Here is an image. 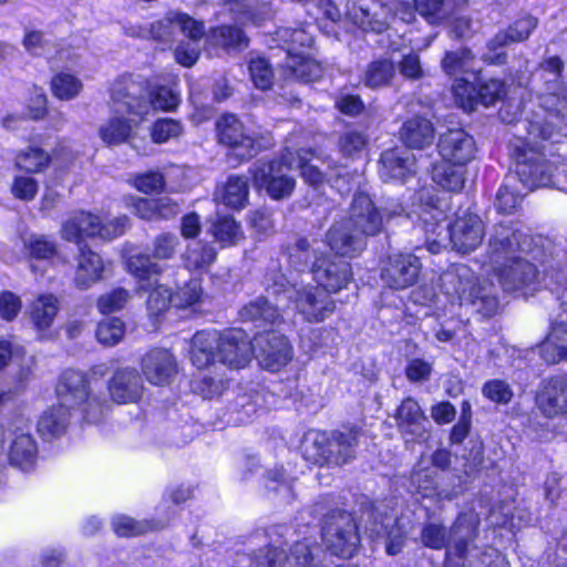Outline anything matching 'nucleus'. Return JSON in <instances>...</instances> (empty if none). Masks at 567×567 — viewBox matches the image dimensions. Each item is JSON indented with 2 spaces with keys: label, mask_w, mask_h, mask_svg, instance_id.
<instances>
[{
  "label": "nucleus",
  "mask_w": 567,
  "mask_h": 567,
  "mask_svg": "<svg viewBox=\"0 0 567 567\" xmlns=\"http://www.w3.org/2000/svg\"><path fill=\"white\" fill-rule=\"evenodd\" d=\"M529 248L528 235L512 224H496L489 233L483 267L497 277L505 290L527 287L538 277L535 265L523 256Z\"/></svg>",
  "instance_id": "1"
},
{
  "label": "nucleus",
  "mask_w": 567,
  "mask_h": 567,
  "mask_svg": "<svg viewBox=\"0 0 567 567\" xmlns=\"http://www.w3.org/2000/svg\"><path fill=\"white\" fill-rule=\"evenodd\" d=\"M480 517L473 512L462 513L447 533L440 522L424 523L420 542L424 547L440 550L445 548L446 567H464L472 550L476 549Z\"/></svg>",
  "instance_id": "2"
},
{
  "label": "nucleus",
  "mask_w": 567,
  "mask_h": 567,
  "mask_svg": "<svg viewBox=\"0 0 567 567\" xmlns=\"http://www.w3.org/2000/svg\"><path fill=\"white\" fill-rule=\"evenodd\" d=\"M266 291L269 296L290 300L296 311L309 323L323 322L336 311V301L319 286H305L297 289L280 271L266 275Z\"/></svg>",
  "instance_id": "3"
},
{
  "label": "nucleus",
  "mask_w": 567,
  "mask_h": 567,
  "mask_svg": "<svg viewBox=\"0 0 567 567\" xmlns=\"http://www.w3.org/2000/svg\"><path fill=\"white\" fill-rule=\"evenodd\" d=\"M360 436L361 430L355 426L333 431L329 437L317 433L306 437L302 453L313 464L341 466L355 457Z\"/></svg>",
  "instance_id": "4"
},
{
  "label": "nucleus",
  "mask_w": 567,
  "mask_h": 567,
  "mask_svg": "<svg viewBox=\"0 0 567 567\" xmlns=\"http://www.w3.org/2000/svg\"><path fill=\"white\" fill-rule=\"evenodd\" d=\"M56 394L61 405L71 411L79 409L83 417L91 423L102 420L110 409L106 400L90 393L87 379L80 371L63 372L56 385Z\"/></svg>",
  "instance_id": "5"
},
{
  "label": "nucleus",
  "mask_w": 567,
  "mask_h": 567,
  "mask_svg": "<svg viewBox=\"0 0 567 567\" xmlns=\"http://www.w3.org/2000/svg\"><path fill=\"white\" fill-rule=\"evenodd\" d=\"M442 281L447 295L456 296L461 305L471 307L483 318L493 317L497 312L499 302L492 288L476 285L466 267L461 266L455 271L444 274Z\"/></svg>",
  "instance_id": "6"
},
{
  "label": "nucleus",
  "mask_w": 567,
  "mask_h": 567,
  "mask_svg": "<svg viewBox=\"0 0 567 567\" xmlns=\"http://www.w3.org/2000/svg\"><path fill=\"white\" fill-rule=\"evenodd\" d=\"M405 214L399 202L391 200L378 208L368 194L358 193L353 196L348 217L352 228L363 237L378 236L385 228V223Z\"/></svg>",
  "instance_id": "7"
},
{
  "label": "nucleus",
  "mask_w": 567,
  "mask_h": 567,
  "mask_svg": "<svg viewBox=\"0 0 567 567\" xmlns=\"http://www.w3.org/2000/svg\"><path fill=\"white\" fill-rule=\"evenodd\" d=\"M290 156L289 153L279 159L259 162L250 167L249 173L255 187L265 189L276 200L289 197L296 187V181L289 174L292 168Z\"/></svg>",
  "instance_id": "8"
},
{
  "label": "nucleus",
  "mask_w": 567,
  "mask_h": 567,
  "mask_svg": "<svg viewBox=\"0 0 567 567\" xmlns=\"http://www.w3.org/2000/svg\"><path fill=\"white\" fill-rule=\"evenodd\" d=\"M179 240L176 235L163 233L156 236L152 243V255L138 254L127 259L128 271L140 281V288L146 289L152 286V277L163 272V267L154 261L173 258Z\"/></svg>",
  "instance_id": "9"
},
{
  "label": "nucleus",
  "mask_w": 567,
  "mask_h": 567,
  "mask_svg": "<svg viewBox=\"0 0 567 567\" xmlns=\"http://www.w3.org/2000/svg\"><path fill=\"white\" fill-rule=\"evenodd\" d=\"M322 538L331 554L343 558L352 557L360 544L353 516L344 511L330 514L322 527Z\"/></svg>",
  "instance_id": "10"
},
{
  "label": "nucleus",
  "mask_w": 567,
  "mask_h": 567,
  "mask_svg": "<svg viewBox=\"0 0 567 567\" xmlns=\"http://www.w3.org/2000/svg\"><path fill=\"white\" fill-rule=\"evenodd\" d=\"M148 91L132 76H122L111 87V101L116 113H127L142 122L151 112Z\"/></svg>",
  "instance_id": "11"
},
{
  "label": "nucleus",
  "mask_w": 567,
  "mask_h": 567,
  "mask_svg": "<svg viewBox=\"0 0 567 567\" xmlns=\"http://www.w3.org/2000/svg\"><path fill=\"white\" fill-rule=\"evenodd\" d=\"M216 130L219 143L229 147L240 159H249L258 154L257 141L234 114H225L218 118Z\"/></svg>",
  "instance_id": "12"
},
{
  "label": "nucleus",
  "mask_w": 567,
  "mask_h": 567,
  "mask_svg": "<svg viewBox=\"0 0 567 567\" xmlns=\"http://www.w3.org/2000/svg\"><path fill=\"white\" fill-rule=\"evenodd\" d=\"M421 269V260L415 255L392 254L382 267L381 280L390 289L404 290L416 284Z\"/></svg>",
  "instance_id": "13"
},
{
  "label": "nucleus",
  "mask_w": 567,
  "mask_h": 567,
  "mask_svg": "<svg viewBox=\"0 0 567 567\" xmlns=\"http://www.w3.org/2000/svg\"><path fill=\"white\" fill-rule=\"evenodd\" d=\"M346 14L363 31L381 33L388 28L390 9L377 0H349Z\"/></svg>",
  "instance_id": "14"
},
{
  "label": "nucleus",
  "mask_w": 567,
  "mask_h": 567,
  "mask_svg": "<svg viewBox=\"0 0 567 567\" xmlns=\"http://www.w3.org/2000/svg\"><path fill=\"white\" fill-rule=\"evenodd\" d=\"M310 270L317 286L330 295L346 288L352 278L351 266L348 261L329 256L316 257Z\"/></svg>",
  "instance_id": "15"
},
{
  "label": "nucleus",
  "mask_w": 567,
  "mask_h": 567,
  "mask_svg": "<svg viewBox=\"0 0 567 567\" xmlns=\"http://www.w3.org/2000/svg\"><path fill=\"white\" fill-rule=\"evenodd\" d=\"M254 559L258 567H313V551L307 542L296 543L289 555L277 547L260 548L254 553Z\"/></svg>",
  "instance_id": "16"
},
{
  "label": "nucleus",
  "mask_w": 567,
  "mask_h": 567,
  "mask_svg": "<svg viewBox=\"0 0 567 567\" xmlns=\"http://www.w3.org/2000/svg\"><path fill=\"white\" fill-rule=\"evenodd\" d=\"M536 27L537 19L532 16H524L517 19L509 24L506 30L498 31L494 38L489 40L487 44L489 53L484 55V60L489 64L505 63L506 53L497 51L511 43L527 40Z\"/></svg>",
  "instance_id": "17"
},
{
  "label": "nucleus",
  "mask_w": 567,
  "mask_h": 567,
  "mask_svg": "<svg viewBox=\"0 0 567 567\" xmlns=\"http://www.w3.org/2000/svg\"><path fill=\"white\" fill-rule=\"evenodd\" d=\"M217 361L233 369L244 368L251 359L254 347L248 336L239 329L220 332Z\"/></svg>",
  "instance_id": "18"
},
{
  "label": "nucleus",
  "mask_w": 567,
  "mask_h": 567,
  "mask_svg": "<svg viewBox=\"0 0 567 567\" xmlns=\"http://www.w3.org/2000/svg\"><path fill=\"white\" fill-rule=\"evenodd\" d=\"M437 150L442 159L466 166L475 157L476 143L462 128L449 130L439 137Z\"/></svg>",
  "instance_id": "19"
},
{
  "label": "nucleus",
  "mask_w": 567,
  "mask_h": 567,
  "mask_svg": "<svg viewBox=\"0 0 567 567\" xmlns=\"http://www.w3.org/2000/svg\"><path fill=\"white\" fill-rule=\"evenodd\" d=\"M515 177L530 190L553 184L550 166L537 151H522L518 154Z\"/></svg>",
  "instance_id": "20"
},
{
  "label": "nucleus",
  "mask_w": 567,
  "mask_h": 567,
  "mask_svg": "<svg viewBox=\"0 0 567 567\" xmlns=\"http://www.w3.org/2000/svg\"><path fill=\"white\" fill-rule=\"evenodd\" d=\"M447 231L453 248L458 252L468 254L482 244L484 225L478 216L468 214L456 218Z\"/></svg>",
  "instance_id": "21"
},
{
  "label": "nucleus",
  "mask_w": 567,
  "mask_h": 567,
  "mask_svg": "<svg viewBox=\"0 0 567 567\" xmlns=\"http://www.w3.org/2000/svg\"><path fill=\"white\" fill-rule=\"evenodd\" d=\"M255 341L258 348L257 358L262 368L277 371L291 361L292 348L285 336H259L255 338Z\"/></svg>",
  "instance_id": "22"
},
{
  "label": "nucleus",
  "mask_w": 567,
  "mask_h": 567,
  "mask_svg": "<svg viewBox=\"0 0 567 567\" xmlns=\"http://www.w3.org/2000/svg\"><path fill=\"white\" fill-rule=\"evenodd\" d=\"M543 415L555 417L567 413V378L554 377L543 382L536 396Z\"/></svg>",
  "instance_id": "23"
},
{
  "label": "nucleus",
  "mask_w": 567,
  "mask_h": 567,
  "mask_svg": "<svg viewBox=\"0 0 567 567\" xmlns=\"http://www.w3.org/2000/svg\"><path fill=\"white\" fill-rule=\"evenodd\" d=\"M142 371L150 383L165 385L177 373V362L168 350L156 348L144 355Z\"/></svg>",
  "instance_id": "24"
},
{
  "label": "nucleus",
  "mask_w": 567,
  "mask_h": 567,
  "mask_svg": "<svg viewBox=\"0 0 567 567\" xmlns=\"http://www.w3.org/2000/svg\"><path fill=\"white\" fill-rule=\"evenodd\" d=\"M328 246L337 255L354 257L365 248L364 237L347 219L336 221L326 235Z\"/></svg>",
  "instance_id": "25"
},
{
  "label": "nucleus",
  "mask_w": 567,
  "mask_h": 567,
  "mask_svg": "<svg viewBox=\"0 0 567 567\" xmlns=\"http://www.w3.org/2000/svg\"><path fill=\"white\" fill-rule=\"evenodd\" d=\"M143 383L134 368H123L115 371L109 381V392L117 404L133 403L142 396Z\"/></svg>",
  "instance_id": "26"
},
{
  "label": "nucleus",
  "mask_w": 567,
  "mask_h": 567,
  "mask_svg": "<svg viewBox=\"0 0 567 567\" xmlns=\"http://www.w3.org/2000/svg\"><path fill=\"white\" fill-rule=\"evenodd\" d=\"M243 321L252 322L256 328L270 330L282 323L284 317L279 305H272L267 297H257L245 305L239 311Z\"/></svg>",
  "instance_id": "27"
},
{
  "label": "nucleus",
  "mask_w": 567,
  "mask_h": 567,
  "mask_svg": "<svg viewBox=\"0 0 567 567\" xmlns=\"http://www.w3.org/2000/svg\"><path fill=\"white\" fill-rule=\"evenodd\" d=\"M398 430L411 439L422 437L425 433L426 416L419 402L409 396L398 406L394 413Z\"/></svg>",
  "instance_id": "28"
},
{
  "label": "nucleus",
  "mask_w": 567,
  "mask_h": 567,
  "mask_svg": "<svg viewBox=\"0 0 567 567\" xmlns=\"http://www.w3.org/2000/svg\"><path fill=\"white\" fill-rule=\"evenodd\" d=\"M104 262L100 255L87 246H80L74 274V285L81 290L90 288L102 279Z\"/></svg>",
  "instance_id": "29"
},
{
  "label": "nucleus",
  "mask_w": 567,
  "mask_h": 567,
  "mask_svg": "<svg viewBox=\"0 0 567 567\" xmlns=\"http://www.w3.org/2000/svg\"><path fill=\"white\" fill-rule=\"evenodd\" d=\"M219 339L220 332L217 330H202L194 334L190 360L195 367L205 369L217 361Z\"/></svg>",
  "instance_id": "30"
},
{
  "label": "nucleus",
  "mask_w": 567,
  "mask_h": 567,
  "mask_svg": "<svg viewBox=\"0 0 567 567\" xmlns=\"http://www.w3.org/2000/svg\"><path fill=\"white\" fill-rule=\"evenodd\" d=\"M100 220L96 215L78 212L63 223L61 236L68 241L80 244L84 237L97 236Z\"/></svg>",
  "instance_id": "31"
},
{
  "label": "nucleus",
  "mask_w": 567,
  "mask_h": 567,
  "mask_svg": "<svg viewBox=\"0 0 567 567\" xmlns=\"http://www.w3.org/2000/svg\"><path fill=\"white\" fill-rule=\"evenodd\" d=\"M400 134L408 147L422 150L432 144L434 127L430 120L416 115L403 123Z\"/></svg>",
  "instance_id": "32"
},
{
  "label": "nucleus",
  "mask_w": 567,
  "mask_h": 567,
  "mask_svg": "<svg viewBox=\"0 0 567 567\" xmlns=\"http://www.w3.org/2000/svg\"><path fill=\"white\" fill-rule=\"evenodd\" d=\"M413 168L414 159L408 152L388 150L381 155L379 174L384 181H404L413 172Z\"/></svg>",
  "instance_id": "33"
},
{
  "label": "nucleus",
  "mask_w": 567,
  "mask_h": 567,
  "mask_svg": "<svg viewBox=\"0 0 567 567\" xmlns=\"http://www.w3.org/2000/svg\"><path fill=\"white\" fill-rule=\"evenodd\" d=\"M465 166L442 159L432 167V179L449 192H460L465 184Z\"/></svg>",
  "instance_id": "34"
},
{
  "label": "nucleus",
  "mask_w": 567,
  "mask_h": 567,
  "mask_svg": "<svg viewBox=\"0 0 567 567\" xmlns=\"http://www.w3.org/2000/svg\"><path fill=\"white\" fill-rule=\"evenodd\" d=\"M71 410L59 403L47 410L38 422V432L44 440H51L60 436L66 430Z\"/></svg>",
  "instance_id": "35"
},
{
  "label": "nucleus",
  "mask_w": 567,
  "mask_h": 567,
  "mask_svg": "<svg viewBox=\"0 0 567 567\" xmlns=\"http://www.w3.org/2000/svg\"><path fill=\"white\" fill-rule=\"evenodd\" d=\"M52 162L50 153L43 148L30 145L17 152L14 167L28 174H38L45 171Z\"/></svg>",
  "instance_id": "36"
},
{
  "label": "nucleus",
  "mask_w": 567,
  "mask_h": 567,
  "mask_svg": "<svg viewBox=\"0 0 567 567\" xmlns=\"http://www.w3.org/2000/svg\"><path fill=\"white\" fill-rule=\"evenodd\" d=\"M37 444L29 433L17 434L9 452L10 463L22 470H29L37 460Z\"/></svg>",
  "instance_id": "37"
},
{
  "label": "nucleus",
  "mask_w": 567,
  "mask_h": 567,
  "mask_svg": "<svg viewBox=\"0 0 567 567\" xmlns=\"http://www.w3.org/2000/svg\"><path fill=\"white\" fill-rule=\"evenodd\" d=\"M138 123L135 118L126 120L122 116H114L100 126L99 134L107 145L122 144L128 141L133 127Z\"/></svg>",
  "instance_id": "38"
},
{
  "label": "nucleus",
  "mask_w": 567,
  "mask_h": 567,
  "mask_svg": "<svg viewBox=\"0 0 567 567\" xmlns=\"http://www.w3.org/2000/svg\"><path fill=\"white\" fill-rule=\"evenodd\" d=\"M542 358L555 364L567 357V327L559 324L553 328L540 346Z\"/></svg>",
  "instance_id": "39"
},
{
  "label": "nucleus",
  "mask_w": 567,
  "mask_h": 567,
  "mask_svg": "<svg viewBox=\"0 0 567 567\" xmlns=\"http://www.w3.org/2000/svg\"><path fill=\"white\" fill-rule=\"evenodd\" d=\"M209 44L223 49L243 50L248 47V38L241 29L233 25H221L212 29L207 34Z\"/></svg>",
  "instance_id": "40"
},
{
  "label": "nucleus",
  "mask_w": 567,
  "mask_h": 567,
  "mask_svg": "<svg viewBox=\"0 0 567 567\" xmlns=\"http://www.w3.org/2000/svg\"><path fill=\"white\" fill-rule=\"evenodd\" d=\"M475 56L467 48L445 52L441 60L443 72L450 76L474 72Z\"/></svg>",
  "instance_id": "41"
},
{
  "label": "nucleus",
  "mask_w": 567,
  "mask_h": 567,
  "mask_svg": "<svg viewBox=\"0 0 567 567\" xmlns=\"http://www.w3.org/2000/svg\"><path fill=\"white\" fill-rule=\"evenodd\" d=\"M527 132L528 140L533 143H536L537 140H556L565 135V126L561 125L559 111L556 114L548 113L542 121L529 122Z\"/></svg>",
  "instance_id": "42"
},
{
  "label": "nucleus",
  "mask_w": 567,
  "mask_h": 567,
  "mask_svg": "<svg viewBox=\"0 0 567 567\" xmlns=\"http://www.w3.org/2000/svg\"><path fill=\"white\" fill-rule=\"evenodd\" d=\"M215 248L203 241H196L187 246L182 255L184 266L189 270H204L216 259Z\"/></svg>",
  "instance_id": "43"
},
{
  "label": "nucleus",
  "mask_w": 567,
  "mask_h": 567,
  "mask_svg": "<svg viewBox=\"0 0 567 567\" xmlns=\"http://www.w3.org/2000/svg\"><path fill=\"white\" fill-rule=\"evenodd\" d=\"M249 186L244 176L230 175L223 187L220 200L228 207L240 209L248 202Z\"/></svg>",
  "instance_id": "44"
},
{
  "label": "nucleus",
  "mask_w": 567,
  "mask_h": 567,
  "mask_svg": "<svg viewBox=\"0 0 567 567\" xmlns=\"http://www.w3.org/2000/svg\"><path fill=\"white\" fill-rule=\"evenodd\" d=\"M59 311V301L53 295H42L31 306V319L39 330L48 329Z\"/></svg>",
  "instance_id": "45"
},
{
  "label": "nucleus",
  "mask_w": 567,
  "mask_h": 567,
  "mask_svg": "<svg viewBox=\"0 0 567 567\" xmlns=\"http://www.w3.org/2000/svg\"><path fill=\"white\" fill-rule=\"evenodd\" d=\"M276 37L282 42L287 58H292L296 52H303V49L310 48L313 43L312 34L305 28H280Z\"/></svg>",
  "instance_id": "46"
},
{
  "label": "nucleus",
  "mask_w": 567,
  "mask_h": 567,
  "mask_svg": "<svg viewBox=\"0 0 567 567\" xmlns=\"http://www.w3.org/2000/svg\"><path fill=\"white\" fill-rule=\"evenodd\" d=\"M286 64L291 74L302 82L317 81L322 76L321 65L307 58L303 52H296L292 58H287Z\"/></svg>",
  "instance_id": "47"
},
{
  "label": "nucleus",
  "mask_w": 567,
  "mask_h": 567,
  "mask_svg": "<svg viewBox=\"0 0 567 567\" xmlns=\"http://www.w3.org/2000/svg\"><path fill=\"white\" fill-rule=\"evenodd\" d=\"M395 76V66L391 60L380 59L372 61L363 76L364 84L369 87L377 89L389 85Z\"/></svg>",
  "instance_id": "48"
},
{
  "label": "nucleus",
  "mask_w": 567,
  "mask_h": 567,
  "mask_svg": "<svg viewBox=\"0 0 567 567\" xmlns=\"http://www.w3.org/2000/svg\"><path fill=\"white\" fill-rule=\"evenodd\" d=\"M83 89L82 81L69 72H60L51 80L53 95L61 101H70L79 96Z\"/></svg>",
  "instance_id": "49"
},
{
  "label": "nucleus",
  "mask_w": 567,
  "mask_h": 567,
  "mask_svg": "<svg viewBox=\"0 0 567 567\" xmlns=\"http://www.w3.org/2000/svg\"><path fill=\"white\" fill-rule=\"evenodd\" d=\"M215 239L221 246H233L244 238L240 225L230 216H218L212 227Z\"/></svg>",
  "instance_id": "50"
},
{
  "label": "nucleus",
  "mask_w": 567,
  "mask_h": 567,
  "mask_svg": "<svg viewBox=\"0 0 567 567\" xmlns=\"http://www.w3.org/2000/svg\"><path fill=\"white\" fill-rule=\"evenodd\" d=\"M286 254L290 267L299 272L307 270L311 259L318 257L305 237L297 238L293 244H290Z\"/></svg>",
  "instance_id": "51"
},
{
  "label": "nucleus",
  "mask_w": 567,
  "mask_h": 567,
  "mask_svg": "<svg viewBox=\"0 0 567 567\" xmlns=\"http://www.w3.org/2000/svg\"><path fill=\"white\" fill-rule=\"evenodd\" d=\"M24 248L31 258L40 260H50L59 254L56 243L45 235H30L24 239Z\"/></svg>",
  "instance_id": "52"
},
{
  "label": "nucleus",
  "mask_w": 567,
  "mask_h": 567,
  "mask_svg": "<svg viewBox=\"0 0 567 567\" xmlns=\"http://www.w3.org/2000/svg\"><path fill=\"white\" fill-rule=\"evenodd\" d=\"M364 516L371 519L369 525H367V529L375 536L386 534L389 526L395 519L394 515L388 512L386 505L383 503L373 504L371 508L362 514V517Z\"/></svg>",
  "instance_id": "53"
},
{
  "label": "nucleus",
  "mask_w": 567,
  "mask_h": 567,
  "mask_svg": "<svg viewBox=\"0 0 567 567\" xmlns=\"http://www.w3.org/2000/svg\"><path fill=\"white\" fill-rule=\"evenodd\" d=\"M124 322L118 318H109L97 324L95 334L100 343L113 347L124 337Z\"/></svg>",
  "instance_id": "54"
},
{
  "label": "nucleus",
  "mask_w": 567,
  "mask_h": 567,
  "mask_svg": "<svg viewBox=\"0 0 567 567\" xmlns=\"http://www.w3.org/2000/svg\"><path fill=\"white\" fill-rule=\"evenodd\" d=\"M516 177L511 176L506 178V183L501 186L496 194L495 207L498 212L504 214H512L522 202V196L513 186Z\"/></svg>",
  "instance_id": "55"
},
{
  "label": "nucleus",
  "mask_w": 567,
  "mask_h": 567,
  "mask_svg": "<svg viewBox=\"0 0 567 567\" xmlns=\"http://www.w3.org/2000/svg\"><path fill=\"white\" fill-rule=\"evenodd\" d=\"M368 145V136L357 130H348L339 138V150L346 157H359Z\"/></svg>",
  "instance_id": "56"
},
{
  "label": "nucleus",
  "mask_w": 567,
  "mask_h": 567,
  "mask_svg": "<svg viewBox=\"0 0 567 567\" xmlns=\"http://www.w3.org/2000/svg\"><path fill=\"white\" fill-rule=\"evenodd\" d=\"M152 286H148L145 290L151 289L148 299H147V309L151 315L158 316L159 313L164 312L168 309L169 305L173 303V295L169 291L168 288L162 285H157L153 288L154 285H156L157 280L151 279ZM140 290H142L138 287Z\"/></svg>",
  "instance_id": "57"
},
{
  "label": "nucleus",
  "mask_w": 567,
  "mask_h": 567,
  "mask_svg": "<svg viewBox=\"0 0 567 567\" xmlns=\"http://www.w3.org/2000/svg\"><path fill=\"white\" fill-rule=\"evenodd\" d=\"M455 103L466 112H472L477 105L476 87L468 81L456 79L452 86Z\"/></svg>",
  "instance_id": "58"
},
{
  "label": "nucleus",
  "mask_w": 567,
  "mask_h": 567,
  "mask_svg": "<svg viewBox=\"0 0 567 567\" xmlns=\"http://www.w3.org/2000/svg\"><path fill=\"white\" fill-rule=\"evenodd\" d=\"M249 74L255 86L267 90L272 85L274 72L269 62L264 58H255L249 61Z\"/></svg>",
  "instance_id": "59"
},
{
  "label": "nucleus",
  "mask_w": 567,
  "mask_h": 567,
  "mask_svg": "<svg viewBox=\"0 0 567 567\" xmlns=\"http://www.w3.org/2000/svg\"><path fill=\"white\" fill-rule=\"evenodd\" d=\"M476 91L477 104L481 103L484 106L501 101L507 93L505 82L497 79H489L481 83Z\"/></svg>",
  "instance_id": "60"
},
{
  "label": "nucleus",
  "mask_w": 567,
  "mask_h": 567,
  "mask_svg": "<svg viewBox=\"0 0 567 567\" xmlns=\"http://www.w3.org/2000/svg\"><path fill=\"white\" fill-rule=\"evenodd\" d=\"M311 150H301L297 153V167L300 169L301 176L306 183L311 186H319L323 183L324 175L316 166L309 163L312 158Z\"/></svg>",
  "instance_id": "61"
},
{
  "label": "nucleus",
  "mask_w": 567,
  "mask_h": 567,
  "mask_svg": "<svg viewBox=\"0 0 567 567\" xmlns=\"http://www.w3.org/2000/svg\"><path fill=\"white\" fill-rule=\"evenodd\" d=\"M173 23L175 31H181L193 42H197L205 34L204 23L193 19L186 13H173Z\"/></svg>",
  "instance_id": "62"
},
{
  "label": "nucleus",
  "mask_w": 567,
  "mask_h": 567,
  "mask_svg": "<svg viewBox=\"0 0 567 567\" xmlns=\"http://www.w3.org/2000/svg\"><path fill=\"white\" fill-rule=\"evenodd\" d=\"M203 293L202 285L193 279L186 282L173 295V305L177 308H186L197 303Z\"/></svg>",
  "instance_id": "63"
},
{
  "label": "nucleus",
  "mask_w": 567,
  "mask_h": 567,
  "mask_svg": "<svg viewBox=\"0 0 567 567\" xmlns=\"http://www.w3.org/2000/svg\"><path fill=\"white\" fill-rule=\"evenodd\" d=\"M131 295L124 288H115L102 295L97 300V307L103 313H111L121 310L130 300Z\"/></svg>",
  "instance_id": "64"
}]
</instances>
